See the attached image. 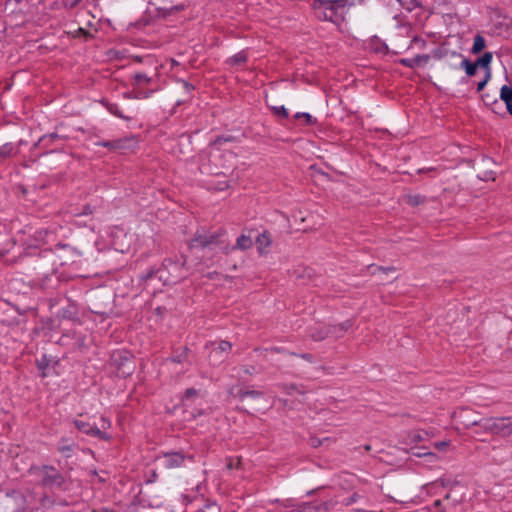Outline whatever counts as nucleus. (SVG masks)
I'll use <instances>...</instances> for the list:
<instances>
[{
	"label": "nucleus",
	"mask_w": 512,
	"mask_h": 512,
	"mask_svg": "<svg viewBox=\"0 0 512 512\" xmlns=\"http://www.w3.org/2000/svg\"><path fill=\"white\" fill-rule=\"evenodd\" d=\"M364 0H313L312 7L318 19L340 24L346 8L360 5Z\"/></svg>",
	"instance_id": "f257e3e1"
},
{
	"label": "nucleus",
	"mask_w": 512,
	"mask_h": 512,
	"mask_svg": "<svg viewBox=\"0 0 512 512\" xmlns=\"http://www.w3.org/2000/svg\"><path fill=\"white\" fill-rule=\"evenodd\" d=\"M226 231L219 229L217 231L197 230L189 242L190 249H214L219 247L224 253H228L229 246L225 241Z\"/></svg>",
	"instance_id": "f03ea898"
},
{
	"label": "nucleus",
	"mask_w": 512,
	"mask_h": 512,
	"mask_svg": "<svg viewBox=\"0 0 512 512\" xmlns=\"http://www.w3.org/2000/svg\"><path fill=\"white\" fill-rule=\"evenodd\" d=\"M32 470L39 477V486L42 488L66 491L69 487L67 477L52 465H41L33 467Z\"/></svg>",
	"instance_id": "7ed1b4c3"
},
{
	"label": "nucleus",
	"mask_w": 512,
	"mask_h": 512,
	"mask_svg": "<svg viewBox=\"0 0 512 512\" xmlns=\"http://www.w3.org/2000/svg\"><path fill=\"white\" fill-rule=\"evenodd\" d=\"M467 426H477L482 431L499 437L512 436V416L482 417L473 420Z\"/></svg>",
	"instance_id": "20e7f679"
},
{
	"label": "nucleus",
	"mask_w": 512,
	"mask_h": 512,
	"mask_svg": "<svg viewBox=\"0 0 512 512\" xmlns=\"http://www.w3.org/2000/svg\"><path fill=\"white\" fill-rule=\"evenodd\" d=\"M186 258H167L160 267V282L173 285L186 278Z\"/></svg>",
	"instance_id": "39448f33"
},
{
	"label": "nucleus",
	"mask_w": 512,
	"mask_h": 512,
	"mask_svg": "<svg viewBox=\"0 0 512 512\" xmlns=\"http://www.w3.org/2000/svg\"><path fill=\"white\" fill-rule=\"evenodd\" d=\"M3 512H25L28 509L27 497L20 491L7 493L1 502Z\"/></svg>",
	"instance_id": "423d86ee"
},
{
	"label": "nucleus",
	"mask_w": 512,
	"mask_h": 512,
	"mask_svg": "<svg viewBox=\"0 0 512 512\" xmlns=\"http://www.w3.org/2000/svg\"><path fill=\"white\" fill-rule=\"evenodd\" d=\"M112 361L118 366L123 375H130L133 372L132 355L125 350H117L112 354Z\"/></svg>",
	"instance_id": "0eeeda50"
},
{
	"label": "nucleus",
	"mask_w": 512,
	"mask_h": 512,
	"mask_svg": "<svg viewBox=\"0 0 512 512\" xmlns=\"http://www.w3.org/2000/svg\"><path fill=\"white\" fill-rule=\"evenodd\" d=\"M336 504L337 502H333L332 499L328 501L316 500L312 502H304L295 510L296 512H327Z\"/></svg>",
	"instance_id": "6e6552de"
},
{
	"label": "nucleus",
	"mask_w": 512,
	"mask_h": 512,
	"mask_svg": "<svg viewBox=\"0 0 512 512\" xmlns=\"http://www.w3.org/2000/svg\"><path fill=\"white\" fill-rule=\"evenodd\" d=\"M187 456L179 451H170L163 453V464L167 469L179 468L184 464Z\"/></svg>",
	"instance_id": "1a4fd4ad"
},
{
	"label": "nucleus",
	"mask_w": 512,
	"mask_h": 512,
	"mask_svg": "<svg viewBox=\"0 0 512 512\" xmlns=\"http://www.w3.org/2000/svg\"><path fill=\"white\" fill-rule=\"evenodd\" d=\"M28 496L31 499L30 501L35 504V509L46 510L55 504L54 498L46 493L38 495L35 491H28Z\"/></svg>",
	"instance_id": "9d476101"
},
{
	"label": "nucleus",
	"mask_w": 512,
	"mask_h": 512,
	"mask_svg": "<svg viewBox=\"0 0 512 512\" xmlns=\"http://www.w3.org/2000/svg\"><path fill=\"white\" fill-rule=\"evenodd\" d=\"M232 344L228 341H220L218 346L213 348L210 352V361L213 364L224 361L227 357L228 352L231 350Z\"/></svg>",
	"instance_id": "9b49d317"
},
{
	"label": "nucleus",
	"mask_w": 512,
	"mask_h": 512,
	"mask_svg": "<svg viewBox=\"0 0 512 512\" xmlns=\"http://www.w3.org/2000/svg\"><path fill=\"white\" fill-rule=\"evenodd\" d=\"M337 327L315 326L310 329V336L314 341H321L328 337L329 334H335L336 337L342 336L336 332Z\"/></svg>",
	"instance_id": "f8f14e48"
},
{
	"label": "nucleus",
	"mask_w": 512,
	"mask_h": 512,
	"mask_svg": "<svg viewBox=\"0 0 512 512\" xmlns=\"http://www.w3.org/2000/svg\"><path fill=\"white\" fill-rule=\"evenodd\" d=\"M58 317L61 319H67L74 322L79 321V310L77 304L70 301L66 307L59 310Z\"/></svg>",
	"instance_id": "ddd939ff"
},
{
	"label": "nucleus",
	"mask_w": 512,
	"mask_h": 512,
	"mask_svg": "<svg viewBox=\"0 0 512 512\" xmlns=\"http://www.w3.org/2000/svg\"><path fill=\"white\" fill-rule=\"evenodd\" d=\"M77 448V444L67 438H62L58 444V452H60L65 458H70L73 451Z\"/></svg>",
	"instance_id": "4468645a"
},
{
	"label": "nucleus",
	"mask_w": 512,
	"mask_h": 512,
	"mask_svg": "<svg viewBox=\"0 0 512 512\" xmlns=\"http://www.w3.org/2000/svg\"><path fill=\"white\" fill-rule=\"evenodd\" d=\"M62 139V137L57 133H50L43 135L37 143L34 144V148H49L51 145L56 143L58 140Z\"/></svg>",
	"instance_id": "2eb2a0df"
},
{
	"label": "nucleus",
	"mask_w": 512,
	"mask_h": 512,
	"mask_svg": "<svg viewBox=\"0 0 512 512\" xmlns=\"http://www.w3.org/2000/svg\"><path fill=\"white\" fill-rule=\"evenodd\" d=\"M500 99L505 103L508 113L512 116V86L503 85L501 87Z\"/></svg>",
	"instance_id": "dca6fc26"
},
{
	"label": "nucleus",
	"mask_w": 512,
	"mask_h": 512,
	"mask_svg": "<svg viewBox=\"0 0 512 512\" xmlns=\"http://www.w3.org/2000/svg\"><path fill=\"white\" fill-rule=\"evenodd\" d=\"M126 140L124 139H116V140H102L96 143L97 146H101L107 148L111 151L121 150L125 148Z\"/></svg>",
	"instance_id": "f3484780"
},
{
	"label": "nucleus",
	"mask_w": 512,
	"mask_h": 512,
	"mask_svg": "<svg viewBox=\"0 0 512 512\" xmlns=\"http://www.w3.org/2000/svg\"><path fill=\"white\" fill-rule=\"evenodd\" d=\"M271 243L272 238L267 231L262 232L256 238L257 249L260 253H264L265 249L268 248L271 245Z\"/></svg>",
	"instance_id": "a211bd4d"
},
{
	"label": "nucleus",
	"mask_w": 512,
	"mask_h": 512,
	"mask_svg": "<svg viewBox=\"0 0 512 512\" xmlns=\"http://www.w3.org/2000/svg\"><path fill=\"white\" fill-rule=\"evenodd\" d=\"M253 245V241L250 236H247L245 234L240 235L237 240L235 246L232 247V250L239 249V250H247L251 248Z\"/></svg>",
	"instance_id": "6ab92c4d"
},
{
	"label": "nucleus",
	"mask_w": 512,
	"mask_h": 512,
	"mask_svg": "<svg viewBox=\"0 0 512 512\" xmlns=\"http://www.w3.org/2000/svg\"><path fill=\"white\" fill-rule=\"evenodd\" d=\"M262 395H263V393L260 391H257V390L239 389L234 396L237 397L239 400L243 401L247 397L257 399V398L262 397Z\"/></svg>",
	"instance_id": "aec40b11"
},
{
	"label": "nucleus",
	"mask_w": 512,
	"mask_h": 512,
	"mask_svg": "<svg viewBox=\"0 0 512 512\" xmlns=\"http://www.w3.org/2000/svg\"><path fill=\"white\" fill-rule=\"evenodd\" d=\"M14 155V145L12 143H5L0 146V164L6 159Z\"/></svg>",
	"instance_id": "412c9836"
},
{
	"label": "nucleus",
	"mask_w": 512,
	"mask_h": 512,
	"mask_svg": "<svg viewBox=\"0 0 512 512\" xmlns=\"http://www.w3.org/2000/svg\"><path fill=\"white\" fill-rule=\"evenodd\" d=\"M247 53L245 51H240L233 55L232 57L228 58L227 63L233 66H240L247 61Z\"/></svg>",
	"instance_id": "4be33fe9"
},
{
	"label": "nucleus",
	"mask_w": 512,
	"mask_h": 512,
	"mask_svg": "<svg viewBox=\"0 0 512 512\" xmlns=\"http://www.w3.org/2000/svg\"><path fill=\"white\" fill-rule=\"evenodd\" d=\"M486 47V40L481 34L475 35L471 52L473 54L480 53Z\"/></svg>",
	"instance_id": "5701e85b"
},
{
	"label": "nucleus",
	"mask_w": 512,
	"mask_h": 512,
	"mask_svg": "<svg viewBox=\"0 0 512 512\" xmlns=\"http://www.w3.org/2000/svg\"><path fill=\"white\" fill-rule=\"evenodd\" d=\"M493 54L491 52H485L480 58H478L475 63L477 68L483 67L488 71L490 69V64L492 62Z\"/></svg>",
	"instance_id": "b1692460"
},
{
	"label": "nucleus",
	"mask_w": 512,
	"mask_h": 512,
	"mask_svg": "<svg viewBox=\"0 0 512 512\" xmlns=\"http://www.w3.org/2000/svg\"><path fill=\"white\" fill-rule=\"evenodd\" d=\"M88 436L96 437V438H99V439L105 440V441H108L111 439V435L102 431L100 428H98L95 425H91V427L89 428Z\"/></svg>",
	"instance_id": "393cba45"
},
{
	"label": "nucleus",
	"mask_w": 512,
	"mask_h": 512,
	"mask_svg": "<svg viewBox=\"0 0 512 512\" xmlns=\"http://www.w3.org/2000/svg\"><path fill=\"white\" fill-rule=\"evenodd\" d=\"M150 81V77H148L145 73L139 72L136 73L133 77V86L140 88L143 85L149 84Z\"/></svg>",
	"instance_id": "a878e982"
},
{
	"label": "nucleus",
	"mask_w": 512,
	"mask_h": 512,
	"mask_svg": "<svg viewBox=\"0 0 512 512\" xmlns=\"http://www.w3.org/2000/svg\"><path fill=\"white\" fill-rule=\"evenodd\" d=\"M461 68L465 69L466 74L471 77L476 74L477 66L476 63H472L469 59L464 58L460 64Z\"/></svg>",
	"instance_id": "bb28decb"
},
{
	"label": "nucleus",
	"mask_w": 512,
	"mask_h": 512,
	"mask_svg": "<svg viewBox=\"0 0 512 512\" xmlns=\"http://www.w3.org/2000/svg\"><path fill=\"white\" fill-rule=\"evenodd\" d=\"M54 250L55 251L65 250V251H67L69 253V255H71V257H75V256H80L81 255V253L75 247H72L69 244L58 243L57 245H55Z\"/></svg>",
	"instance_id": "cd10ccee"
},
{
	"label": "nucleus",
	"mask_w": 512,
	"mask_h": 512,
	"mask_svg": "<svg viewBox=\"0 0 512 512\" xmlns=\"http://www.w3.org/2000/svg\"><path fill=\"white\" fill-rule=\"evenodd\" d=\"M397 2L400 4L402 8H404L408 12L413 11L420 5V3L417 0H397Z\"/></svg>",
	"instance_id": "c85d7f7f"
},
{
	"label": "nucleus",
	"mask_w": 512,
	"mask_h": 512,
	"mask_svg": "<svg viewBox=\"0 0 512 512\" xmlns=\"http://www.w3.org/2000/svg\"><path fill=\"white\" fill-rule=\"evenodd\" d=\"M154 278H158L160 280V268H150L146 273L141 275V279L148 281Z\"/></svg>",
	"instance_id": "c756f323"
},
{
	"label": "nucleus",
	"mask_w": 512,
	"mask_h": 512,
	"mask_svg": "<svg viewBox=\"0 0 512 512\" xmlns=\"http://www.w3.org/2000/svg\"><path fill=\"white\" fill-rule=\"evenodd\" d=\"M295 118H302V119H305L306 121V124L307 125H315L317 123V119L314 118L311 114L309 113H306V112H297L295 115H294Z\"/></svg>",
	"instance_id": "7c9ffc66"
},
{
	"label": "nucleus",
	"mask_w": 512,
	"mask_h": 512,
	"mask_svg": "<svg viewBox=\"0 0 512 512\" xmlns=\"http://www.w3.org/2000/svg\"><path fill=\"white\" fill-rule=\"evenodd\" d=\"M360 495L358 493H353L351 496L347 498H343L342 500H333V502L341 503L345 506H350L358 501Z\"/></svg>",
	"instance_id": "2f4dec72"
},
{
	"label": "nucleus",
	"mask_w": 512,
	"mask_h": 512,
	"mask_svg": "<svg viewBox=\"0 0 512 512\" xmlns=\"http://www.w3.org/2000/svg\"><path fill=\"white\" fill-rule=\"evenodd\" d=\"M373 49L378 53H385L388 51V46L378 38L373 40Z\"/></svg>",
	"instance_id": "473e14b6"
},
{
	"label": "nucleus",
	"mask_w": 512,
	"mask_h": 512,
	"mask_svg": "<svg viewBox=\"0 0 512 512\" xmlns=\"http://www.w3.org/2000/svg\"><path fill=\"white\" fill-rule=\"evenodd\" d=\"M74 425L75 427L81 431L82 433L88 435L89 433V428L91 427V424L88 423V422H84V421H81V420H75L74 421Z\"/></svg>",
	"instance_id": "72a5a7b5"
},
{
	"label": "nucleus",
	"mask_w": 512,
	"mask_h": 512,
	"mask_svg": "<svg viewBox=\"0 0 512 512\" xmlns=\"http://www.w3.org/2000/svg\"><path fill=\"white\" fill-rule=\"evenodd\" d=\"M107 109L110 113H112L113 115L119 117V118H126L121 109L119 108V106L115 103H110L108 106H107Z\"/></svg>",
	"instance_id": "f704fd0d"
},
{
	"label": "nucleus",
	"mask_w": 512,
	"mask_h": 512,
	"mask_svg": "<svg viewBox=\"0 0 512 512\" xmlns=\"http://www.w3.org/2000/svg\"><path fill=\"white\" fill-rule=\"evenodd\" d=\"M482 100L485 103V105H487V106L499 104L498 99L496 97L490 95L489 93L483 94Z\"/></svg>",
	"instance_id": "c9c22d12"
},
{
	"label": "nucleus",
	"mask_w": 512,
	"mask_h": 512,
	"mask_svg": "<svg viewBox=\"0 0 512 512\" xmlns=\"http://www.w3.org/2000/svg\"><path fill=\"white\" fill-rule=\"evenodd\" d=\"M399 63L407 68L414 69L417 67L415 58H402L399 60Z\"/></svg>",
	"instance_id": "e433bc0d"
},
{
	"label": "nucleus",
	"mask_w": 512,
	"mask_h": 512,
	"mask_svg": "<svg viewBox=\"0 0 512 512\" xmlns=\"http://www.w3.org/2000/svg\"><path fill=\"white\" fill-rule=\"evenodd\" d=\"M490 78H491V71H490V69H488V71H486V73H485L484 79L482 81L478 82V84H477L478 92H481L485 88V86L489 82Z\"/></svg>",
	"instance_id": "4c0bfd02"
},
{
	"label": "nucleus",
	"mask_w": 512,
	"mask_h": 512,
	"mask_svg": "<svg viewBox=\"0 0 512 512\" xmlns=\"http://www.w3.org/2000/svg\"><path fill=\"white\" fill-rule=\"evenodd\" d=\"M187 352H188V348L185 347L184 350L180 354L173 356L171 358V361L175 362V363L184 362L187 359Z\"/></svg>",
	"instance_id": "58836bf2"
},
{
	"label": "nucleus",
	"mask_w": 512,
	"mask_h": 512,
	"mask_svg": "<svg viewBox=\"0 0 512 512\" xmlns=\"http://www.w3.org/2000/svg\"><path fill=\"white\" fill-rule=\"evenodd\" d=\"M199 394V391L195 388H187L184 392V400H191L195 397H197Z\"/></svg>",
	"instance_id": "ea45409f"
},
{
	"label": "nucleus",
	"mask_w": 512,
	"mask_h": 512,
	"mask_svg": "<svg viewBox=\"0 0 512 512\" xmlns=\"http://www.w3.org/2000/svg\"><path fill=\"white\" fill-rule=\"evenodd\" d=\"M417 67L426 64L430 60V56L428 54H419L414 57Z\"/></svg>",
	"instance_id": "a19ab883"
},
{
	"label": "nucleus",
	"mask_w": 512,
	"mask_h": 512,
	"mask_svg": "<svg viewBox=\"0 0 512 512\" xmlns=\"http://www.w3.org/2000/svg\"><path fill=\"white\" fill-rule=\"evenodd\" d=\"M424 202V197L421 195L409 196L408 203L412 206L419 205Z\"/></svg>",
	"instance_id": "79ce46f5"
},
{
	"label": "nucleus",
	"mask_w": 512,
	"mask_h": 512,
	"mask_svg": "<svg viewBox=\"0 0 512 512\" xmlns=\"http://www.w3.org/2000/svg\"><path fill=\"white\" fill-rule=\"evenodd\" d=\"M273 111L276 115L281 116L283 118H287L289 115L288 110L283 105L273 107Z\"/></svg>",
	"instance_id": "37998d69"
},
{
	"label": "nucleus",
	"mask_w": 512,
	"mask_h": 512,
	"mask_svg": "<svg viewBox=\"0 0 512 512\" xmlns=\"http://www.w3.org/2000/svg\"><path fill=\"white\" fill-rule=\"evenodd\" d=\"M178 83H181L185 92L187 94H190L194 89H195V86L189 82H187L186 80L184 79H177L176 80Z\"/></svg>",
	"instance_id": "c03bdc74"
},
{
	"label": "nucleus",
	"mask_w": 512,
	"mask_h": 512,
	"mask_svg": "<svg viewBox=\"0 0 512 512\" xmlns=\"http://www.w3.org/2000/svg\"><path fill=\"white\" fill-rule=\"evenodd\" d=\"M48 236V231L44 229L37 230L34 234V237L38 241H45V238Z\"/></svg>",
	"instance_id": "a18cd8bd"
},
{
	"label": "nucleus",
	"mask_w": 512,
	"mask_h": 512,
	"mask_svg": "<svg viewBox=\"0 0 512 512\" xmlns=\"http://www.w3.org/2000/svg\"><path fill=\"white\" fill-rule=\"evenodd\" d=\"M155 90H147V91H143V90H139L137 92V95H136V98L137 99H146V98H149L151 97V95L154 93Z\"/></svg>",
	"instance_id": "49530a36"
},
{
	"label": "nucleus",
	"mask_w": 512,
	"mask_h": 512,
	"mask_svg": "<svg viewBox=\"0 0 512 512\" xmlns=\"http://www.w3.org/2000/svg\"><path fill=\"white\" fill-rule=\"evenodd\" d=\"M353 325V322L351 320H346L345 322L341 323L339 325V329L341 332H346L348 329H350Z\"/></svg>",
	"instance_id": "de8ad7c7"
},
{
	"label": "nucleus",
	"mask_w": 512,
	"mask_h": 512,
	"mask_svg": "<svg viewBox=\"0 0 512 512\" xmlns=\"http://www.w3.org/2000/svg\"><path fill=\"white\" fill-rule=\"evenodd\" d=\"M101 427L102 429L106 430L111 427V422L106 417H101Z\"/></svg>",
	"instance_id": "09e8293b"
},
{
	"label": "nucleus",
	"mask_w": 512,
	"mask_h": 512,
	"mask_svg": "<svg viewBox=\"0 0 512 512\" xmlns=\"http://www.w3.org/2000/svg\"><path fill=\"white\" fill-rule=\"evenodd\" d=\"M37 365H38V368L39 369H44L47 367L48 363H47V357L46 356H43L41 360H38L37 361Z\"/></svg>",
	"instance_id": "8fccbe9b"
},
{
	"label": "nucleus",
	"mask_w": 512,
	"mask_h": 512,
	"mask_svg": "<svg viewBox=\"0 0 512 512\" xmlns=\"http://www.w3.org/2000/svg\"><path fill=\"white\" fill-rule=\"evenodd\" d=\"M411 438H412V440H414L416 442H420V441L424 440V436L422 435L421 432H414L411 435Z\"/></svg>",
	"instance_id": "3c124183"
},
{
	"label": "nucleus",
	"mask_w": 512,
	"mask_h": 512,
	"mask_svg": "<svg viewBox=\"0 0 512 512\" xmlns=\"http://www.w3.org/2000/svg\"><path fill=\"white\" fill-rule=\"evenodd\" d=\"M283 389L285 390V392L287 394H292L293 391L297 390L296 386L291 384V385H283L282 386Z\"/></svg>",
	"instance_id": "603ef678"
},
{
	"label": "nucleus",
	"mask_w": 512,
	"mask_h": 512,
	"mask_svg": "<svg viewBox=\"0 0 512 512\" xmlns=\"http://www.w3.org/2000/svg\"><path fill=\"white\" fill-rule=\"evenodd\" d=\"M82 0H64V3L66 6H69V7H75L76 5H78Z\"/></svg>",
	"instance_id": "864d4df0"
},
{
	"label": "nucleus",
	"mask_w": 512,
	"mask_h": 512,
	"mask_svg": "<svg viewBox=\"0 0 512 512\" xmlns=\"http://www.w3.org/2000/svg\"><path fill=\"white\" fill-rule=\"evenodd\" d=\"M377 269L381 270V271H383L385 273L386 272H395L396 271L395 267H393V266H388L386 268L379 266V267H377Z\"/></svg>",
	"instance_id": "5fc2aeb1"
},
{
	"label": "nucleus",
	"mask_w": 512,
	"mask_h": 512,
	"mask_svg": "<svg viewBox=\"0 0 512 512\" xmlns=\"http://www.w3.org/2000/svg\"><path fill=\"white\" fill-rule=\"evenodd\" d=\"M298 356L303 358V359H305V360H307V361H310V362L313 359V356L311 354H309V353L299 354Z\"/></svg>",
	"instance_id": "6e6d98bb"
},
{
	"label": "nucleus",
	"mask_w": 512,
	"mask_h": 512,
	"mask_svg": "<svg viewBox=\"0 0 512 512\" xmlns=\"http://www.w3.org/2000/svg\"><path fill=\"white\" fill-rule=\"evenodd\" d=\"M254 370H255L254 367H246V366L243 367V372L246 374L251 375L254 373Z\"/></svg>",
	"instance_id": "4d7b16f0"
},
{
	"label": "nucleus",
	"mask_w": 512,
	"mask_h": 512,
	"mask_svg": "<svg viewBox=\"0 0 512 512\" xmlns=\"http://www.w3.org/2000/svg\"><path fill=\"white\" fill-rule=\"evenodd\" d=\"M311 445H312L313 447H318V446H320V445H321V441H320L319 439H312V440H311Z\"/></svg>",
	"instance_id": "13d9d810"
},
{
	"label": "nucleus",
	"mask_w": 512,
	"mask_h": 512,
	"mask_svg": "<svg viewBox=\"0 0 512 512\" xmlns=\"http://www.w3.org/2000/svg\"><path fill=\"white\" fill-rule=\"evenodd\" d=\"M157 478H158V475H157L156 471H153L151 478L149 479L148 482H150V483L155 482L157 480Z\"/></svg>",
	"instance_id": "bf43d9fd"
},
{
	"label": "nucleus",
	"mask_w": 512,
	"mask_h": 512,
	"mask_svg": "<svg viewBox=\"0 0 512 512\" xmlns=\"http://www.w3.org/2000/svg\"><path fill=\"white\" fill-rule=\"evenodd\" d=\"M184 9V5H178V6H174L171 8V10H175V11H179V10H183Z\"/></svg>",
	"instance_id": "052dcab7"
},
{
	"label": "nucleus",
	"mask_w": 512,
	"mask_h": 512,
	"mask_svg": "<svg viewBox=\"0 0 512 512\" xmlns=\"http://www.w3.org/2000/svg\"><path fill=\"white\" fill-rule=\"evenodd\" d=\"M228 140H229L228 138L218 137L215 142L216 143H221L222 141H228Z\"/></svg>",
	"instance_id": "680f3d73"
},
{
	"label": "nucleus",
	"mask_w": 512,
	"mask_h": 512,
	"mask_svg": "<svg viewBox=\"0 0 512 512\" xmlns=\"http://www.w3.org/2000/svg\"><path fill=\"white\" fill-rule=\"evenodd\" d=\"M91 213V210H89L88 208H85L84 211L81 213L82 215H88Z\"/></svg>",
	"instance_id": "e2e57ef3"
},
{
	"label": "nucleus",
	"mask_w": 512,
	"mask_h": 512,
	"mask_svg": "<svg viewBox=\"0 0 512 512\" xmlns=\"http://www.w3.org/2000/svg\"><path fill=\"white\" fill-rule=\"evenodd\" d=\"M440 505H441V500H435V501H434V506H435V507H438V506H440Z\"/></svg>",
	"instance_id": "0e129e2a"
},
{
	"label": "nucleus",
	"mask_w": 512,
	"mask_h": 512,
	"mask_svg": "<svg viewBox=\"0 0 512 512\" xmlns=\"http://www.w3.org/2000/svg\"><path fill=\"white\" fill-rule=\"evenodd\" d=\"M445 445H446V443H445V442H441V443H437V444H436V446H437L438 448L443 447V446H445Z\"/></svg>",
	"instance_id": "69168bd1"
},
{
	"label": "nucleus",
	"mask_w": 512,
	"mask_h": 512,
	"mask_svg": "<svg viewBox=\"0 0 512 512\" xmlns=\"http://www.w3.org/2000/svg\"><path fill=\"white\" fill-rule=\"evenodd\" d=\"M171 64H172V66H175V65H178V62H177V61H175L174 59H172V60H171Z\"/></svg>",
	"instance_id": "338daca9"
},
{
	"label": "nucleus",
	"mask_w": 512,
	"mask_h": 512,
	"mask_svg": "<svg viewBox=\"0 0 512 512\" xmlns=\"http://www.w3.org/2000/svg\"><path fill=\"white\" fill-rule=\"evenodd\" d=\"M177 105H181L182 104V101H177L176 103Z\"/></svg>",
	"instance_id": "774afa93"
}]
</instances>
